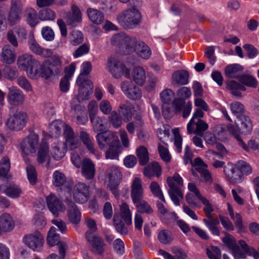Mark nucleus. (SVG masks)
Segmentation results:
<instances>
[{
	"mask_svg": "<svg viewBox=\"0 0 259 259\" xmlns=\"http://www.w3.org/2000/svg\"><path fill=\"white\" fill-rule=\"evenodd\" d=\"M41 69V63L34 60L28 69H27L26 72L29 77L35 79L40 76Z\"/></svg>",
	"mask_w": 259,
	"mask_h": 259,
	"instance_id": "a19ab883",
	"label": "nucleus"
},
{
	"mask_svg": "<svg viewBox=\"0 0 259 259\" xmlns=\"http://www.w3.org/2000/svg\"><path fill=\"white\" fill-rule=\"evenodd\" d=\"M10 168V162L8 157H4L0 164V176L5 177Z\"/></svg>",
	"mask_w": 259,
	"mask_h": 259,
	"instance_id": "774afa93",
	"label": "nucleus"
},
{
	"mask_svg": "<svg viewBox=\"0 0 259 259\" xmlns=\"http://www.w3.org/2000/svg\"><path fill=\"white\" fill-rule=\"evenodd\" d=\"M35 59L29 54H24L19 57L17 60L18 67L23 70H26L30 67Z\"/></svg>",
	"mask_w": 259,
	"mask_h": 259,
	"instance_id": "58836bf2",
	"label": "nucleus"
},
{
	"mask_svg": "<svg viewBox=\"0 0 259 259\" xmlns=\"http://www.w3.org/2000/svg\"><path fill=\"white\" fill-rule=\"evenodd\" d=\"M87 14L90 20L96 24H100L104 21L103 14L97 9L89 8L87 10Z\"/></svg>",
	"mask_w": 259,
	"mask_h": 259,
	"instance_id": "4c0bfd02",
	"label": "nucleus"
},
{
	"mask_svg": "<svg viewBox=\"0 0 259 259\" xmlns=\"http://www.w3.org/2000/svg\"><path fill=\"white\" fill-rule=\"evenodd\" d=\"M243 67L237 64L229 65L225 69V75L228 78H239Z\"/></svg>",
	"mask_w": 259,
	"mask_h": 259,
	"instance_id": "72a5a7b5",
	"label": "nucleus"
},
{
	"mask_svg": "<svg viewBox=\"0 0 259 259\" xmlns=\"http://www.w3.org/2000/svg\"><path fill=\"white\" fill-rule=\"evenodd\" d=\"M119 212L115 213L113 218V223L116 231L122 235L128 234L126 226L132 224V212L128 205L122 202L119 205Z\"/></svg>",
	"mask_w": 259,
	"mask_h": 259,
	"instance_id": "f03ea898",
	"label": "nucleus"
},
{
	"mask_svg": "<svg viewBox=\"0 0 259 259\" xmlns=\"http://www.w3.org/2000/svg\"><path fill=\"white\" fill-rule=\"evenodd\" d=\"M226 84L227 89L230 91L233 95L236 97H241L242 95L240 91H244L246 90V88L243 84L235 80L228 81Z\"/></svg>",
	"mask_w": 259,
	"mask_h": 259,
	"instance_id": "f704fd0d",
	"label": "nucleus"
},
{
	"mask_svg": "<svg viewBox=\"0 0 259 259\" xmlns=\"http://www.w3.org/2000/svg\"><path fill=\"white\" fill-rule=\"evenodd\" d=\"M23 242L29 248L34 251L41 250L44 244L43 236L38 231L25 235L23 238Z\"/></svg>",
	"mask_w": 259,
	"mask_h": 259,
	"instance_id": "1a4fd4ad",
	"label": "nucleus"
},
{
	"mask_svg": "<svg viewBox=\"0 0 259 259\" xmlns=\"http://www.w3.org/2000/svg\"><path fill=\"white\" fill-rule=\"evenodd\" d=\"M68 217L70 222L74 224H78L81 219V212L76 205L71 200L67 199Z\"/></svg>",
	"mask_w": 259,
	"mask_h": 259,
	"instance_id": "b1692460",
	"label": "nucleus"
},
{
	"mask_svg": "<svg viewBox=\"0 0 259 259\" xmlns=\"http://www.w3.org/2000/svg\"><path fill=\"white\" fill-rule=\"evenodd\" d=\"M203 109L200 108H197L193 114V117L190 120L187 125V131L189 134L193 133V128L192 127V124L197 120L198 119H200L204 116V112L202 111Z\"/></svg>",
	"mask_w": 259,
	"mask_h": 259,
	"instance_id": "052dcab7",
	"label": "nucleus"
},
{
	"mask_svg": "<svg viewBox=\"0 0 259 259\" xmlns=\"http://www.w3.org/2000/svg\"><path fill=\"white\" fill-rule=\"evenodd\" d=\"M159 241L163 244H169L172 240L171 233L167 230H163L160 231L158 234Z\"/></svg>",
	"mask_w": 259,
	"mask_h": 259,
	"instance_id": "338daca9",
	"label": "nucleus"
},
{
	"mask_svg": "<svg viewBox=\"0 0 259 259\" xmlns=\"http://www.w3.org/2000/svg\"><path fill=\"white\" fill-rule=\"evenodd\" d=\"M79 137L83 145L92 154L96 155L97 150L95 148L93 143V138L90 137L89 134L85 131H81L79 134Z\"/></svg>",
	"mask_w": 259,
	"mask_h": 259,
	"instance_id": "cd10ccee",
	"label": "nucleus"
},
{
	"mask_svg": "<svg viewBox=\"0 0 259 259\" xmlns=\"http://www.w3.org/2000/svg\"><path fill=\"white\" fill-rule=\"evenodd\" d=\"M8 102L12 105H18L23 103L25 96L23 92L15 88L9 89L8 94Z\"/></svg>",
	"mask_w": 259,
	"mask_h": 259,
	"instance_id": "393cba45",
	"label": "nucleus"
},
{
	"mask_svg": "<svg viewBox=\"0 0 259 259\" xmlns=\"http://www.w3.org/2000/svg\"><path fill=\"white\" fill-rule=\"evenodd\" d=\"M134 81L138 85H143L146 81L145 71L143 67L137 66L134 68L132 72Z\"/></svg>",
	"mask_w": 259,
	"mask_h": 259,
	"instance_id": "c85d7f7f",
	"label": "nucleus"
},
{
	"mask_svg": "<svg viewBox=\"0 0 259 259\" xmlns=\"http://www.w3.org/2000/svg\"><path fill=\"white\" fill-rule=\"evenodd\" d=\"M96 139L98 145L101 150H104L107 146L119 140L118 137L111 131L98 133L96 136Z\"/></svg>",
	"mask_w": 259,
	"mask_h": 259,
	"instance_id": "dca6fc26",
	"label": "nucleus"
},
{
	"mask_svg": "<svg viewBox=\"0 0 259 259\" xmlns=\"http://www.w3.org/2000/svg\"><path fill=\"white\" fill-rule=\"evenodd\" d=\"M71 42L73 46L81 44L83 41V35L81 32L78 30H73L70 33Z\"/></svg>",
	"mask_w": 259,
	"mask_h": 259,
	"instance_id": "0e129e2a",
	"label": "nucleus"
},
{
	"mask_svg": "<svg viewBox=\"0 0 259 259\" xmlns=\"http://www.w3.org/2000/svg\"><path fill=\"white\" fill-rule=\"evenodd\" d=\"M203 222L213 235H220V231L218 227V225L220 224L219 219L212 217L203 219Z\"/></svg>",
	"mask_w": 259,
	"mask_h": 259,
	"instance_id": "7c9ffc66",
	"label": "nucleus"
},
{
	"mask_svg": "<svg viewBox=\"0 0 259 259\" xmlns=\"http://www.w3.org/2000/svg\"><path fill=\"white\" fill-rule=\"evenodd\" d=\"M143 124L141 117L137 115L135 117V120L127 124L126 129L130 134L133 135L135 133V128L141 127Z\"/></svg>",
	"mask_w": 259,
	"mask_h": 259,
	"instance_id": "6e6d98bb",
	"label": "nucleus"
},
{
	"mask_svg": "<svg viewBox=\"0 0 259 259\" xmlns=\"http://www.w3.org/2000/svg\"><path fill=\"white\" fill-rule=\"evenodd\" d=\"M108 149L105 153L106 159H118L119 150L121 148L119 140L110 145Z\"/></svg>",
	"mask_w": 259,
	"mask_h": 259,
	"instance_id": "e433bc0d",
	"label": "nucleus"
},
{
	"mask_svg": "<svg viewBox=\"0 0 259 259\" xmlns=\"http://www.w3.org/2000/svg\"><path fill=\"white\" fill-rule=\"evenodd\" d=\"M107 66L112 76L115 78H120L123 75L128 78L130 70L115 57H110L108 59Z\"/></svg>",
	"mask_w": 259,
	"mask_h": 259,
	"instance_id": "423d86ee",
	"label": "nucleus"
},
{
	"mask_svg": "<svg viewBox=\"0 0 259 259\" xmlns=\"http://www.w3.org/2000/svg\"><path fill=\"white\" fill-rule=\"evenodd\" d=\"M192 127L193 128V132L197 135L202 137L203 135V133L208 129V125L204 120L198 119L192 124Z\"/></svg>",
	"mask_w": 259,
	"mask_h": 259,
	"instance_id": "79ce46f5",
	"label": "nucleus"
},
{
	"mask_svg": "<svg viewBox=\"0 0 259 259\" xmlns=\"http://www.w3.org/2000/svg\"><path fill=\"white\" fill-rule=\"evenodd\" d=\"M117 20L124 28L133 29L141 23L142 16L138 9L130 8L119 14Z\"/></svg>",
	"mask_w": 259,
	"mask_h": 259,
	"instance_id": "7ed1b4c3",
	"label": "nucleus"
},
{
	"mask_svg": "<svg viewBox=\"0 0 259 259\" xmlns=\"http://www.w3.org/2000/svg\"><path fill=\"white\" fill-rule=\"evenodd\" d=\"M76 83L79 87L78 94L73 102L77 100L78 102L80 103L84 100H89L94 88L93 83L91 80L83 81L82 83L79 82H76Z\"/></svg>",
	"mask_w": 259,
	"mask_h": 259,
	"instance_id": "f3484780",
	"label": "nucleus"
},
{
	"mask_svg": "<svg viewBox=\"0 0 259 259\" xmlns=\"http://www.w3.org/2000/svg\"><path fill=\"white\" fill-rule=\"evenodd\" d=\"M81 170L82 176L87 180H92L95 176V164L93 161L89 158H84L82 160Z\"/></svg>",
	"mask_w": 259,
	"mask_h": 259,
	"instance_id": "5701e85b",
	"label": "nucleus"
},
{
	"mask_svg": "<svg viewBox=\"0 0 259 259\" xmlns=\"http://www.w3.org/2000/svg\"><path fill=\"white\" fill-rule=\"evenodd\" d=\"M5 192L9 197L15 198L19 197L22 191L18 186L11 184L6 189Z\"/></svg>",
	"mask_w": 259,
	"mask_h": 259,
	"instance_id": "603ef678",
	"label": "nucleus"
},
{
	"mask_svg": "<svg viewBox=\"0 0 259 259\" xmlns=\"http://www.w3.org/2000/svg\"><path fill=\"white\" fill-rule=\"evenodd\" d=\"M49 154V145L45 141H42L40 145L37 154V161L42 163L45 161Z\"/></svg>",
	"mask_w": 259,
	"mask_h": 259,
	"instance_id": "a18cd8bd",
	"label": "nucleus"
},
{
	"mask_svg": "<svg viewBox=\"0 0 259 259\" xmlns=\"http://www.w3.org/2000/svg\"><path fill=\"white\" fill-rule=\"evenodd\" d=\"M169 187L168 194L176 205H180V199H183L184 195L182 190L183 181L180 175L176 172L172 177H169L166 180Z\"/></svg>",
	"mask_w": 259,
	"mask_h": 259,
	"instance_id": "20e7f679",
	"label": "nucleus"
},
{
	"mask_svg": "<svg viewBox=\"0 0 259 259\" xmlns=\"http://www.w3.org/2000/svg\"><path fill=\"white\" fill-rule=\"evenodd\" d=\"M21 14V12L10 10L7 17L9 25L13 26L18 23L20 20Z\"/></svg>",
	"mask_w": 259,
	"mask_h": 259,
	"instance_id": "680f3d73",
	"label": "nucleus"
},
{
	"mask_svg": "<svg viewBox=\"0 0 259 259\" xmlns=\"http://www.w3.org/2000/svg\"><path fill=\"white\" fill-rule=\"evenodd\" d=\"M38 145V137L36 134H31L24 138L21 143V148L26 155L35 153Z\"/></svg>",
	"mask_w": 259,
	"mask_h": 259,
	"instance_id": "9d476101",
	"label": "nucleus"
},
{
	"mask_svg": "<svg viewBox=\"0 0 259 259\" xmlns=\"http://www.w3.org/2000/svg\"><path fill=\"white\" fill-rule=\"evenodd\" d=\"M135 205L136 208L139 213H146L151 214L153 212V209L148 204L147 202L142 199L139 202L134 203Z\"/></svg>",
	"mask_w": 259,
	"mask_h": 259,
	"instance_id": "49530a36",
	"label": "nucleus"
},
{
	"mask_svg": "<svg viewBox=\"0 0 259 259\" xmlns=\"http://www.w3.org/2000/svg\"><path fill=\"white\" fill-rule=\"evenodd\" d=\"M230 108L232 113L238 118L244 116V107L242 104L239 102H234L230 104Z\"/></svg>",
	"mask_w": 259,
	"mask_h": 259,
	"instance_id": "864d4df0",
	"label": "nucleus"
},
{
	"mask_svg": "<svg viewBox=\"0 0 259 259\" xmlns=\"http://www.w3.org/2000/svg\"><path fill=\"white\" fill-rule=\"evenodd\" d=\"M150 189L152 194L155 196L159 198L161 201L165 202L164 197L157 182L155 181L152 182L150 185Z\"/></svg>",
	"mask_w": 259,
	"mask_h": 259,
	"instance_id": "e2e57ef3",
	"label": "nucleus"
},
{
	"mask_svg": "<svg viewBox=\"0 0 259 259\" xmlns=\"http://www.w3.org/2000/svg\"><path fill=\"white\" fill-rule=\"evenodd\" d=\"M28 179L31 185H35L37 181V173L34 167L28 164L26 167Z\"/></svg>",
	"mask_w": 259,
	"mask_h": 259,
	"instance_id": "69168bd1",
	"label": "nucleus"
},
{
	"mask_svg": "<svg viewBox=\"0 0 259 259\" xmlns=\"http://www.w3.org/2000/svg\"><path fill=\"white\" fill-rule=\"evenodd\" d=\"M175 94L171 89H165L160 93V98L164 104H168L173 101Z\"/></svg>",
	"mask_w": 259,
	"mask_h": 259,
	"instance_id": "13d9d810",
	"label": "nucleus"
},
{
	"mask_svg": "<svg viewBox=\"0 0 259 259\" xmlns=\"http://www.w3.org/2000/svg\"><path fill=\"white\" fill-rule=\"evenodd\" d=\"M46 200L49 210L55 216L58 217L59 212L65 211L64 204L56 195L51 194L47 197Z\"/></svg>",
	"mask_w": 259,
	"mask_h": 259,
	"instance_id": "aec40b11",
	"label": "nucleus"
},
{
	"mask_svg": "<svg viewBox=\"0 0 259 259\" xmlns=\"http://www.w3.org/2000/svg\"><path fill=\"white\" fill-rule=\"evenodd\" d=\"M2 57L3 61L7 64H12L14 62L16 55L12 47L10 45H5L2 49Z\"/></svg>",
	"mask_w": 259,
	"mask_h": 259,
	"instance_id": "c9c22d12",
	"label": "nucleus"
},
{
	"mask_svg": "<svg viewBox=\"0 0 259 259\" xmlns=\"http://www.w3.org/2000/svg\"><path fill=\"white\" fill-rule=\"evenodd\" d=\"M92 69V66L90 62H84L82 65V71L79 75L76 82L82 83L83 81L86 82L87 80H90L88 78Z\"/></svg>",
	"mask_w": 259,
	"mask_h": 259,
	"instance_id": "ea45409f",
	"label": "nucleus"
},
{
	"mask_svg": "<svg viewBox=\"0 0 259 259\" xmlns=\"http://www.w3.org/2000/svg\"><path fill=\"white\" fill-rule=\"evenodd\" d=\"M129 104L121 103L119 107V113L122 115L124 122H128L132 118V113Z\"/></svg>",
	"mask_w": 259,
	"mask_h": 259,
	"instance_id": "de8ad7c7",
	"label": "nucleus"
},
{
	"mask_svg": "<svg viewBox=\"0 0 259 259\" xmlns=\"http://www.w3.org/2000/svg\"><path fill=\"white\" fill-rule=\"evenodd\" d=\"M136 43L128 46L127 53L136 52L137 55L144 59H149L151 55L150 48L143 41H138L136 38Z\"/></svg>",
	"mask_w": 259,
	"mask_h": 259,
	"instance_id": "ddd939ff",
	"label": "nucleus"
},
{
	"mask_svg": "<svg viewBox=\"0 0 259 259\" xmlns=\"http://www.w3.org/2000/svg\"><path fill=\"white\" fill-rule=\"evenodd\" d=\"M239 119L241 121V132L244 134L250 133L252 129V124L250 118L244 115Z\"/></svg>",
	"mask_w": 259,
	"mask_h": 259,
	"instance_id": "09e8293b",
	"label": "nucleus"
},
{
	"mask_svg": "<svg viewBox=\"0 0 259 259\" xmlns=\"http://www.w3.org/2000/svg\"><path fill=\"white\" fill-rule=\"evenodd\" d=\"M72 13L66 14L65 19L68 25H73L75 22H80L81 20V13L79 9L75 5H72Z\"/></svg>",
	"mask_w": 259,
	"mask_h": 259,
	"instance_id": "2f4dec72",
	"label": "nucleus"
},
{
	"mask_svg": "<svg viewBox=\"0 0 259 259\" xmlns=\"http://www.w3.org/2000/svg\"><path fill=\"white\" fill-rule=\"evenodd\" d=\"M189 78V72L186 70L175 71L171 76L173 84L185 85L188 83Z\"/></svg>",
	"mask_w": 259,
	"mask_h": 259,
	"instance_id": "a878e982",
	"label": "nucleus"
},
{
	"mask_svg": "<svg viewBox=\"0 0 259 259\" xmlns=\"http://www.w3.org/2000/svg\"><path fill=\"white\" fill-rule=\"evenodd\" d=\"M137 155L139 159L141 165H145L149 160L147 149L144 146H141L137 150Z\"/></svg>",
	"mask_w": 259,
	"mask_h": 259,
	"instance_id": "4d7b16f0",
	"label": "nucleus"
},
{
	"mask_svg": "<svg viewBox=\"0 0 259 259\" xmlns=\"http://www.w3.org/2000/svg\"><path fill=\"white\" fill-rule=\"evenodd\" d=\"M26 114L22 111L16 112L8 119L7 124L12 130L20 131L25 126Z\"/></svg>",
	"mask_w": 259,
	"mask_h": 259,
	"instance_id": "f8f14e48",
	"label": "nucleus"
},
{
	"mask_svg": "<svg viewBox=\"0 0 259 259\" xmlns=\"http://www.w3.org/2000/svg\"><path fill=\"white\" fill-rule=\"evenodd\" d=\"M16 34L19 38L25 39L26 37L27 31L24 27L21 26H17L13 29L9 30L8 31L6 35L7 39L13 48H17L18 47V41Z\"/></svg>",
	"mask_w": 259,
	"mask_h": 259,
	"instance_id": "6ab92c4d",
	"label": "nucleus"
},
{
	"mask_svg": "<svg viewBox=\"0 0 259 259\" xmlns=\"http://www.w3.org/2000/svg\"><path fill=\"white\" fill-rule=\"evenodd\" d=\"M144 190L141 180L135 178L132 184L131 196L134 203L143 199Z\"/></svg>",
	"mask_w": 259,
	"mask_h": 259,
	"instance_id": "412c9836",
	"label": "nucleus"
},
{
	"mask_svg": "<svg viewBox=\"0 0 259 259\" xmlns=\"http://www.w3.org/2000/svg\"><path fill=\"white\" fill-rule=\"evenodd\" d=\"M144 174L149 178L154 176L159 177L161 174V167L157 162H152L144 168Z\"/></svg>",
	"mask_w": 259,
	"mask_h": 259,
	"instance_id": "c756f323",
	"label": "nucleus"
},
{
	"mask_svg": "<svg viewBox=\"0 0 259 259\" xmlns=\"http://www.w3.org/2000/svg\"><path fill=\"white\" fill-rule=\"evenodd\" d=\"M66 151L64 143H55L52 147L51 154L54 159L59 160L65 156Z\"/></svg>",
	"mask_w": 259,
	"mask_h": 259,
	"instance_id": "473e14b6",
	"label": "nucleus"
},
{
	"mask_svg": "<svg viewBox=\"0 0 259 259\" xmlns=\"http://www.w3.org/2000/svg\"><path fill=\"white\" fill-rule=\"evenodd\" d=\"M239 80L246 86L253 88L257 87V80L251 75L243 74L240 75L239 78Z\"/></svg>",
	"mask_w": 259,
	"mask_h": 259,
	"instance_id": "8fccbe9b",
	"label": "nucleus"
},
{
	"mask_svg": "<svg viewBox=\"0 0 259 259\" xmlns=\"http://www.w3.org/2000/svg\"><path fill=\"white\" fill-rule=\"evenodd\" d=\"M85 237L92 246L91 250L97 254H102L104 251L105 243L103 239L95 235L91 236L90 233L85 234Z\"/></svg>",
	"mask_w": 259,
	"mask_h": 259,
	"instance_id": "4be33fe9",
	"label": "nucleus"
},
{
	"mask_svg": "<svg viewBox=\"0 0 259 259\" xmlns=\"http://www.w3.org/2000/svg\"><path fill=\"white\" fill-rule=\"evenodd\" d=\"M59 235L56 233V228L52 227L49 230L47 236V243L51 246L58 245L59 254L61 259H64L65 256V250L66 248V243L63 242H59Z\"/></svg>",
	"mask_w": 259,
	"mask_h": 259,
	"instance_id": "2eb2a0df",
	"label": "nucleus"
},
{
	"mask_svg": "<svg viewBox=\"0 0 259 259\" xmlns=\"http://www.w3.org/2000/svg\"><path fill=\"white\" fill-rule=\"evenodd\" d=\"M192 95L191 90L187 87L179 88L177 92V98L172 102V107L176 114L182 113L183 118H187L190 114L192 105L190 101L186 103L185 100L189 98Z\"/></svg>",
	"mask_w": 259,
	"mask_h": 259,
	"instance_id": "f257e3e1",
	"label": "nucleus"
},
{
	"mask_svg": "<svg viewBox=\"0 0 259 259\" xmlns=\"http://www.w3.org/2000/svg\"><path fill=\"white\" fill-rule=\"evenodd\" d=\"M111 44L127 53L128 46L136 43V38L131 37L124 33H117L111 38Z\"/></svg>",
	"mask_w": 259,
	"mask_h": 259,
	"instance_id": "6e6552de",
	"label": "nucleus"
},
{
	"mask_svg": "<svg viewBox=\"0 0 259 259\" xmlns=\"http://www.w3.org/2000/svg\"><path fill=\"white\" fill-rule=\"evenodd\" d=\"M26 21L31 27H34L38 23V19L36 11L32 8H28L26 12Z\"/></svg>",
	"mask_w": 259,
	"mask_h": 259,
	"instance_id": "c03bdc74",
	"label": "nucleus"
},
{
	"mask_svg": "<svg viewBox=\"0 0 259 259\" xmlns=\"http://www.w3.org/2000/svg\"><path fill=\"white\" fill-rule=\"evenodd\" d=\"M39 19L40 20H54L56 17V13L52 10L47 8L41 10L38 12Z\"/></svg>",
	"mask_w": 259,
	"mask_h": 259,
	"instance_id": "3c124183",
	"label": "nucleus"
},
{
	"mask_svg": "<svg viewBox=\"0 0 259 259\" xmlns=\"http://www.w3.org/2000/svg\"><path fill=\"white\" fill-rule=\"evenodd\" d=\"M238 244L241 246L242 250L240 249L239 246L236 244L231 250L232 254L236 258H242L246 257V254L253 255L257 254L256 250L252 247H249L247 244L242 240L238 241Z\"/></svg>",
	"mask_w": 259,
	"mask_h": 259,
	"instance_id": "a211bd4d",
	"label": "nucleus"
},
{
	"mask_svg": "<svg viewBox=\"0 0 259 259\" xmlns=\"http://www.w3.org/2000/svg\"><path fill=\"white\" fill-rule=\"evenodd\" d=\"M105 176L109 181L108 188L115 197L118 199L119 197L118 186L122 178V174L120 168L115 165L111 166L106 170Z\"/></svg>",
	"mask_w": 259,
	"mask_h": 259,
	"instance_id": "39448f33",
	"label": "nucleus"
},
{
	"mask_svg": "<svg viewBox=\"0 0 259 259\" xmlns=\"http://www.w3.org/2000/svg\"><path fill=\"white\" fill-rule=\"evenodd\" d=\"M66 182L65 175L59 171L56 170L53 174V184L56 187L63 186Z\"/></svg>",
	"mask_w": 259,
	"mask_h": 259,
	"instance_id": "bf43d9fd",
	"label": "nucleus"
},
{
	"mask_svg": "<svg viewBox=\"0 0 259 259\" xmlns=\"http://www.w3.org/2000/svg\"><path fill=\"white\" fill-rule=\"evenodd\" d=\"M121 89L128 98L138 100L142 97L141 90L131 81H124L121 83Z\"/></svg>",
	"mask_w": 259,
	"mask_h": 259,
	"instance_id": "9b49d317",
	"label": "nucleus"
},
{
	"mask_svg": "<svg viewBox=\"0 0 259 259\" xmlns=\"http://www.w3.org/2000/svg\"><path fill=\"white\" fill-rule=\"evenodd\" d=\"M73 196L77 203L86 202L89 198V187L83 183L77 184L73 189Z\"/></svg>",
	"mask_w": 259,
	"mask_h": 259,
	"instance_id": "4468645a",
	"label": "nucleus"
},
{
	"mask_svg": "<svg viewBox=\"0 0 259 259\" xmlns=\"http://www.w3.org/2000/svg\"><path fill=\"white\" fill-rule=\"evenodd\" d=\"M14 226L15 222L10 214L4 213L0 216V230L3 232H9Z\"/></svg>",
	"mask_w": 259,
	"mask_h": 259,
	"instance_id": "bb28decb",
	"label": "nucleus"
},
{
	"mask_svg": "<svg viewBox=\"0 0 259 259\" xmlns=\"http://www.w3.org/2000/svg\"><path fill=\"white\" fill-rule=\"evenodd\" d=\"M236 167L233 165L230 166H224V172L230 181L240 178V175H236V169H238L243 175H248L252 172V169L251 165L247 162L243 161H238L236 164Z\"/></svg>",
	"mask_w": 259,
	"mask_h": 259,
	"instance_id": "0eeeda50",
	"label": "nucleus"
},
{
	"mask_svg": "<svg viewBox=\"0 0 259 259\" xmlns=\"http://www.w3.org/2000/svg\"><path fill=\"white\" fill-rule=\"evenodd\" d=\"M95 132H102L106 129L105 118L104 117L96 116L90 118Z\"/></svg>",
	"mask_w": 259,
	"mask_h": 259,
	"instance_id": "37998d69",
	"label": "nucleus"
},
{
	"mask_svg": "<svg viewBox=\"0 0 259 259\" xmlns=\"http://www.w3.org/2000/svg\"><path fill=\"white\" fill-rule=\"evenodd\" d=\"M52 66H50L48 61H45L44 63L41 64V74L40 76L48 78L53 75H56L55 72V69L53 70Z\"/></svg>",
	"mask_w": 259,
	"mask_h": 259,
	"instance_id": "5fc2aeb1",
	"label": "nucleus"
}]
</instances>
